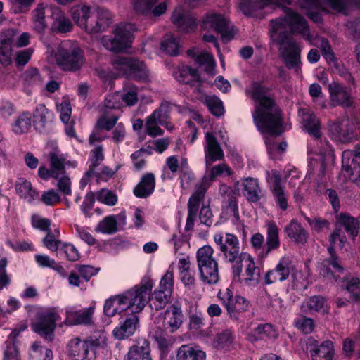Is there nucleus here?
<instances>
[{"instance_id":"obj_1","label":"nucleus","mask_w":360,"mask_h":360,"mask_svg":"<svg viewBox=\"0 0 360 360\" xmlns=\"http://www.w3.org/2000/svg\"><path fill=\"white\" fill-rule=\"evenodd\" d=\"M284 18L270 22V36L278 46L280 56L288 69H300V51L298 44L290 39V34H299L307 39H311L306 20L291 8H285Z\"/></svg>"},{"instance_id":"obj_2","label":"nucleus","mask_w":360,"mask_h":360,"mask_svg":"<svg viewBox=\"0 0 360 360\" xmlns=\"http://www.w3.org/2000/svg\"><path fill=\"white\" fill-rule=\"evenodd\" d=\"M246 94L257 102L252 114L255 124L259 131L268 134L265 143L270 153L274 148L272 136H280L283 131L280 109L266 94L261 84L255 82L246 89Z\"/></svg>"},{"instance_id":"obj_3","label":"nucleus","mask_w":360,"mask_h":360,"mask_svg":"<svg viewBox=\"0 0 360 360\" xmlns=\"http://www.w3.org/2000/svg\"><path fill=\"white\" fill-rule=\"evenodd\" d=\"M231 173V169L226 164H218L210 168L208 176H205L202 181L196 184L195 191L191 195L187 205L188 216L185 226L186 231L191 230L194 226L200 205L204 200L205 194L210 186V182L217 176L223 174L229 176Z\"/></svg>"},{"instance_id":"obj_4","label":"nucleus","mask_w":360,"mask_h":360,"mask_svg":"<svg viewBox=\"0 0 360 360\" xmlns=\"http://www.w3.org/2000/svg\"><path fill=\"white\" fill-rule=\"evenodd\" d=\"M312 137L308 144V154H316L319 155V159L311 158L307 177L320 183L325 176L326 162L333 160V154L328 141L323 139L321 134Z\"/></svg>"},{"instance_id":"obj_5","label":"nucleus","mask_w":360,"mask_h":360,"mask_svg":"<svg viewBox=\"0 0 360 360\" xmlns=\"http://www.w3.org/2000/svg\"><path fill=\"white\" fill-rule=\"evenodd\" d=\"M106 344L105 336H100L99 338L89 337L83 340L74 337L67 343V354L73 360H96V349Z\"/></svg>"},{"instance_id":"obj_6","label":"nucleus","mask_w":360,"mask_h":360,"mask_svg":"<svg viewBox=\"0 0 360 360\" xmlns=\"http://www.w3.org/2000/svg\"><path fill=\"white\" fill-rule=\"evenodd\" d=\"M84 51L76 42L65 41L58 46L56 62L63 70H79L84 64Z\"/></svg>"},{"instance_id":"obj_7","label":"nucleus","mask_w":360,"mask_h":360,"mask_svg":"<svg viewBox=\"0 0 360 360\" xmlns=\"http://www.w3.org/2000/svg\"><path fill=\"white\" fill-rule=\"evenodd\" d=\"M213 254L214 250L210 245L202 246L196 253L200 278L204 284L214 285L219 279L218 262Z\"/></svg>"},{"instance_id":"obj_8","label":"nucleus","mask_w":360,"mask_h":360,"mask_svg":"<svg viewBox=\"0 0 360 360\" xmlns=\"http://www.w3.org/2000/svg\"><path fill=\"white\" fill-rule=\"evenodd\" d=\"M173 105H174L172 103L164 101L161 102L159 108L146 118V128L149 136L155 137L163 135L164 131L158 126V124L169 131L174 129V126L170 122V112Z\"/></svg>"},{"instance_id":"obj_9","label":"nucleus","mask_w":360,"mask_h":360,"mask_svg":"<svg viewBox=\"0 0 360 360\" xmlns=\"http://www.w3.org/2000/svg\"><path fill=\"white\" fill-rule=\"evenodd\" d=\"M153 287V281L149 278H145L139 285H136L123 294L127 309L131 311V314L141 312L148 303L149 295Z\"/></svg>"},{"instance_id":"obj_10","label":"nucleus","mask_w":360,"mask_h":360,"mask_svg":"<svg viewBox=\"0 0 360 360\" xmlns=\"http://www.w3.org/2000/svg\"><path fill=\"white\" fill-rule=\"evenodd\" d=\"M115 75L117 77L130 75L141 82H149L150 73L143 61L130 57L118 56L112 61Z\"/></svg>"},{"instance_id":"obj_11","label":"nucleus","mask_w":360,"mask_h":360,"mask_svg":"<svg viewBox=\"0 0 360 360\" xmlns=\"http://www.w3.org/2000/svg\"><path fill=\"white\" fill-rule=\"evenodd\" d=\"M136 27L132 23L121 22L116 25L114 33L115 37L104 36L101 39L103 46L107 50L113 52H121L131 44L133 33Z\"/></svg>"},{"instance_id":"obj_12","label":"nucleus","mask_w":360,"mask_h":360,"mask_svg":"<svg viewBox=\"0 0 360 360\" xmlns=\"http://www.w3.org/2000/svg\"><path fill=\"white\" fill-rule=\"evenodd\" d=\"M214 241L226 262L235 264L240 259V243L234 234L216 233L214 236Z\"/></svg>"},{"instance_id":"obj_13","label":"nucleus","mask_w":360,"mask_h":360,"mask_svg":"<svg viewBox=\"0 0 360 360\" xmlns=\"http://www.w3.org/2000/svg\"><path fill=\"white\" fill-rule=\"evenodd\" d=\"M245 266V278L243 281L248 285H255L260 280V269L256 266L254 258L248 252H241L240 259L233 267V276L240 278L243 266Z\"/></svg>"},{"instance_id":"obj_14","label":"nucleus","mask_w":360,"mask_h":360,"mask_svg":"<svg viewBox=\"0 0 360 360\" xmlns=\"http://www.w3.org/2000/svg\"><path fill=\"white\" fill-rule=\"evenodd\" d=\"M218 297L231 319H238L241 313L249 309V302L242 296H234L233 291L229 288L219 290Z\"/></svg>"},{"instance_id":"obj_15","label":"nucleus","mask_w":360,"mask_h":360,"mask_svg":"<svg viewBox=\"0 0 360 360\" xmlns=\"http://www.w3.org/2000/svg\"><path fill=\"white\" fill-rule=\"evenodd\" d=\"M266 180L276 205L282 211H285L288 207V196L281 181L280 172L276 169L266 171Z\"/></svg>"},{"instance_id":"obj_16","label":"nucleus","mask_w":360,"mask_h":360,"mask_svg":"<svg viewBox=\"0 0 360 360\" xmlns=\"http://www.w3.org/2000/svg\"><path fill=\"white\" fill-rule=\"evenodd\" d=\"M203 26L205 28L210 27L221 34L222 39L225 41H230L236 33L233 27H229L228 20L221 14L215 13L207 14Z\"/></svg>"},{"instance_id":"obj_17","label":"nucleus","mask_w":360,"mask_h":360,"mask_svg":"<svg viewBox=\"0 0 360 360\" xmlns=\"http://www.w3.org/2000/svg\"><path fill=\"white\" fill-rule=\"evenodd\" d=\"M131 2L134 12L146 17H159L167 10L166 3L159 0H131Z\"/></svg>"},{"instance_id":"obj_18","label":"nucleus","mask_w":360,"mask_h":360,"mask_svg":"<svg viewBox=\"0 0 360 360\" xmlns=\"http://www.w3.org/2000/svg\"><path fill=\"white\" fill-rule=\"evenodd\" d=\"M328 251L330 255V259H323L319 263L320 274L330 281H338L340 274L343 272V268L338 263L334 245L330 244V246L328 248Z\"/></svg>"},{"instance_id":"obj_19","label":"nucleus","mask_w":360,"mask_h":360,"mask_svg":"<svg viewBox=\"0 0 360 360\" xmlns=\"http://www.w3.org/2000/svg\"><path fill=\"white\" fill-rule=\"evenodd\" d=\"M276 267L285 280H287L291 275L294 288H306L304 278L301 271L296 270L295 264L290 257L287 255L282 257Z\"/></svg>"},{"instance_id":"obj_20","label":"nucleus","mask_w":360,"mask_h":360,"mask_svg":"<svg viewBox=\"0 0 360 360\" xmlns=\"http://www.w3.org/2000/svg\"><path fill=\"white\" fill-rule=\"evenodd\" d=\"M330 131L332 136L340 142H349L356 137L355 124L348 117L339 119L330 127Z\"/></svg>"},{"instance_id":"obj_21","label":"nucleus","mask_w":360,"mask_h":360,"mask_svg":"<svg viewBox=\"0 0 360 360\" xmlns=\"http://www.w3.org/2000/svg\"><path fill=\"white\" fill-rule=\"evenodd\" d=\"M205 162L208 167L214 162L223 160L224 154L220 143L212 132L205 133Z\"/></svg>"},{"instance_id":"obj_22","label":"nucleus","mask_w":360,"mask_h":360,"mask_svg":"<svg viewBox=\"0 0 360 360\" xmlns=\"http://www.w3.org/2000/svg\"><path fill=\"white\" fill-rule=\"evenodd\" d=\"M330 98L333 105L349 107L352 105V97L350 89L335 82L328 85Z\"/></svg>"},{"instance_id":"obj_23","label":"nucleus","mask_w":360,"mask_h":360,"mask_svg":"<svg viewBox=\"0 0 360 360\" xmlns=\"http://www.w3.org/2000/svg\"><path fill=\"white\" fill-rule=\"evenodd\" d=\"M183 313L180 307L172 305L167 310L159 315V319L162 321L165 330L174 333L178 330L183 323Z\"/></svg>"},{"instance_id":"obj_24","label":"nucleus","mask_w":360,"mask_h":360,"mask_svg":"<svg viewBox=\"0 0 360 360\" xmlns=\"http://www.w3.org/2000/svg\"><path fill=\"white\" fill-rule=\"evenodd\" d=\"M139 328V320L136 314H130L121 320L112 334L117 340H124L132 336Z\"/></svg>"},{"instance_id":"obj_25","label":"nucleus","mask_w":360,"mask_h":360,"mask_svg":"<svg viewBox=\"0 0 360 360\" xmlns=\"http://www.w3.org/2000/svg\"><path fill=\"white\" fill-rule=\"evenodd\" d=\"M58 317V314L54 310L43 314L40 321L35 324L34 330L44 338L51 340L56 328V321Z\"/></svg>"},{"instance_id":"obj_26","label":"nucleus","mask_w":360,"mask_h":360,"mask_svg":"<svg viewBox=\"0 0 360 360\" xmlns=\"http://www.w3.org/2000/svg\"><path fill=\"white\" fill-rule=\"evenodd\" d=\"M94 306L76 310L73 308L66 311L65 323L69 326L89 325L92 323V316L94 313Z\"/></svg>"},{"instance_id":"obj_27","label":"nucleus","mask_w":360,"mask_h":360,"mask_svg":"<svg viewBox=\"0 0 360 360\" xmlns=\"http://www.w3.org/2000/svg\"><path fill=\"white\" fill-rule=\"evenodd\" d=\"M277 1L290 5L292 0H240L239 2V8L243 15L246 16L256 15L257 12L263 9L265 6L275 4Z\"/></svg>"},{"instance_id":"obj_28","label":"nucleus","mask_w":360,"mask_h":360,"mask_svg":"<svg viewBox=\"0 0 360 360\" xmlns=\"http://www.w3.org/2000/svg\"><path fill=\"white\" fill-rule=\"evenodd\" d=\"M15 31L7 30L0 35V64L8 66L12 61V45L14 43Z\"/></svg>"},{"instance_id":"obj_29","label":"nucleus","mask_w":360,"mask_h":360,"mask_svg":"<svg viewBox=\"0 0 360 360\" xmlns=\"http://www.w3.org/2000/svg\"><path fill=\"white\" fill-rule=\"evenodd\" d=\"M299 116L302 120V128L311 136L320 135V121L309 108L299 110Z\"/></svg>"},{"instance_id":"obj_30","label":"nucleus","mask_w":360,"mask_h":360,"mask_svg":"<svg viewBox=\"0 0 360 360\" xmlns=\"http://www.w3.org/2000/svg\"><path fill=\"white\" fill-rule=\"evenodd\" d=\"M172 23L181 32L193 31L196 25L193 17L181 7L176 8L172 13Z\"/></svg>"},{"instance_id":"obj_31","label":"nucleus","mask_w":360,"mask_h":360,"mask_svg":"<svg viewBox=\"0 0 360 360\" xmlns=\"http://www.w3.org/2000/svg\"><path fill=\"white\" fill-rule=\"evenodd\" d=\"M266 249H263L259 253V257H266L271 251L277 250L281 245L279 238V229L273 221L266 224Z\"/></svg>"},{"instance_id":"obj_32","label":"nucleus","mask_w":360,"mask_h":360,"mask_svg":"<svg viewBox=\"0 0 360 360\" xmlns=\"http://www.w3.org/2000/svg\"><path fill=\"white\" fill-rule=\"evenodd\" d=\"M70 14L74 22L89 32L90 24L88 20L92 15L91 8L83 4H77L71 8Z\"/></svg>"},{"instance_id":"obj_33","label":"nucleus","mask_w":360,"mask_h":360,"mask_svg":"<svg viewBox=\"0 0 360 360\" xmlns=\"http://www.w3.org/2000/svg\"><path fill=\"white\" fill-rule=\"evenodd\" d=\"M242 194L250 202H257L261 199L262 190L257 179L244 178L241 180Z\"/></svg>"},{"instance_id":"obj_34","label":"nucleus","mask_w":360,"mask_h":360,"mask_svg":"<svg viewBox=\"0 0 360 360\" xmlns=\"http://www.w3.org/2000/svg\"><path fill=\"white\" fill-rule=\"evenodd\" d=\"M51 150L49 153V158L51 168L58 173L63 174L65 173V165H70V162L67 160V155L62 153L57 146L51 144ZM72 167L75 165L71 164Z\"/></svg>"},{"instance_id":"obj_35","label":"nucleus","mask_w":360,"mask_h":360,"mask_svg":"<svg viewBox=\"0 0 360 360\" xmlns=\"http://www.w3.org/2000/svg\"><path fill=\"white\" fill-rule=\"evenodd\" d=\"M309 347L314 345V348H310L309 352L313 360H332L333 356V344L330 341H326L317 346V341L309 340Z\"/></svg>"},{"instance_id":"obj_36","label":"nucleus","mask_w":360,"mask_h":360,"mask_svg":"<svg viewBox=\"0 0 360 360\" xmlns=\"http://www.w3.org/2000/svg\"><path fill=\"white\" fill-rule=\"evenodd\" d=\"M53 118L52 112L44 104H39L33 112V123L35 129L39 131L45 130Z\"/></svg>"},{"instance_id":"obj_37","label":"nucleus","mask_w":360,"mask_h":360,"mask_svg":"<svg viewBox=\"0 0 360 360\" xmlns=\"http://www.w3.org/2000/svg\"><path fill=\"white\" fill-rule=\"evenodd\" d=\"M155 187V176L152 173L143 175L140 182L134 187V195L140 198H145L153 193Z\"/></svg>"},{"instance_id":"obj_38","label":"nucleus","mask_w":360,"mask_h":360,"mask_svg":"<svg viewBox=\"0 0 360 360\" xmlns=\"http://www.w3.org/2000/svg\"><path fill=\"white\" fill-rule=\"evenodd\" d=\"M124 360H152L149 342L143 340L131 347Z\"/></svg>"},{"instance_id":"obj_39","label":"nucleus","mask_w":360,"mask_h":360,"mask_svg":"<svg viewBox=\"0 0 360 360\" xmlns=\"http://www.w3.org/2000/svg\"><path fill=\"white\" fill-rule=\"evenodd\" d=\"M127 310L123 294L106 300L103 307L104 314L109 317L114 316L115 314H121Z\"/></svg>"},{"instance_id":"obj_40","label":"nucleus","mask_w":360,"mask_h":360,"mask_svg":"<svg viewBox=\"0 0 360 360\" xmlns=\"http://www.w3.org/2000/svg\"><path fill=\"white\" fill-rule=\"evenodd\" d=\"M49 8L48 4L41 3L32 11V20L34 29L39 33H42L46 29L48 23L46 21V11Z\"/></svg>"},{"instance_id":"obj_41","label":"nucleus","mask_w":360,"mask_h":360,"mask_svg":"<svg viewBox=\"0 0 360 360\" xmlns=\"http://www.w3.org/2000/svg\"><path fill=\"white\" fill-rule=\"evenodd\" d=\"M15 188L18 195L27 202H32L39 196L38 192L34 189L32 184L24 178L18 179Z\"/></svg>"},{"instance_id":"obj_42","label":"nucleus","mask_w":360,"mask_h":360,"mask_svg":"<svg viewBox=\"0 0 360 360\" xmlns=\"http://www.w3.org/2000/svg\"><path fill=\"white\" fill-rule=\"evenodd\" d=\"M53 22L51 26L53 32L65 33L71 31L73 25L70 20L67 18L59 8L53 10Z\"/></svg>"},{"instance_id":"obj_43","label":"nucleus","mask_w":360,"mask_h":360,"mask_svg":"<svg viewBox=\"0 0 360 360\" xmlns=\"http://www.w3.org/2000/svg\"><path fill=\"white\" fill-rule=\"evenodd\" d=\"M284 231L288 236L297 243L304 244L308 238V233L296 220H292L288 225L285 227Z\"/></svg>"},{"instance_id":"obj_44","label":"nucleus","mask_w":360,"mask_h":360,"mask_svg":"<svg viewBox=\"0 0 360 360\" xmlns=\"http://www.w3.org/2000/svg\"><path fill=\"white\" fill-rule=\"evenodd\" d=\"M172 75L176 80L181 83L191 84V80L188 78L192 77L193 80H197L199 77L198 70L191 68L189 66L181 65L174 68Z\"/></svg>"},{"instance_id":"obj_45","label":"nucleus","mask_w":360,"mask_h":360,"mask_svg":"<svg viewBox=\"0 0 360 360\" xmlns=\"http://www.w3.org/2000/svg\"><path fill=\"white\" fill-rule=\"evenodd\" d=\"M352 153L349 151H345L342 154V163L343 167H345L346 170L349 171L351 169L352 177L353 182L359 187H360V153L353 154V158L352 164L345 166V159H349V156Z\"/></svg>"},{"instance_id":"obj_46","label":"nucleus","mask_w":360,"mask_h":360,"mask_svg":"<svg viewBox=\"0 0 360 360\" xmlns=\"http://www.w3.org/2000/svg\"><path fill=\"white\" fill-rule=\"evenodd\" d=\"M205 352L197 347L184 345L179 347L177 352V360H204Z\"/></svg>"},{"instance_id":"obj_47","label":"nucleus","mask_w":360,"mask_h":360,"mask_svg":"<svg viewBox=\"0 0 360 360\" xmlns=\"http://www.w3.org/2000/svg\"><path fill=\"white\" fill-rule=\"evenodd\" d=\"M110 13L106 10H98L95 25L90 24L89 33H98L105 31L112 23Z\"/></svg>"},{"instance_id":"obj_48","label":"nucleus","mask_w":360,"mask_h":360,"mask_svg":"<svg viewBox=\"0 0 360 360\" xmlns=\"http://www.w3.org/2000/svg\"><path fill=\"white\" fill-rule=\"evenodd\" d=\"M32 127V116L29 112L20 114L12 124V130L16 134L28 132Z\"/></svg>"},{"instance_id":"obj_49","label":"nucleus","mask_w":360,"mask_h":360,"mask_svg":"<svg viewBox=\"0 0 360 360\" xmlns=\"http://www.w3.org/2000/svg\"><path fill=\"white\" fill-rule=\"evenodd\" d=\"M122 105L131 107L139 101L138 88L133 84H126L120 93Z\"/></svg>"},{"instance_id":"obj_50","label":"nucleus","mask_w":360,"mask_h":360,"mask_svg":"<svg viewBox=\"0 0 360 360\" xmlns=\"http://www.w3.org/2000/svg\"><path fill=\"white\" fill-rule=\"evenodd\" d=\"M171 295L166 294L161 290H155L148 298V303L152 309L159 311L168 304Z\"/></svg>"},{"instance_id":"obj_51","label":"nucleus","mask_w":360,"mask_h":360,"mask_svg":"<svg viewBox=\"0 0 360 360\" xmlns=\"http://www.w3.org/2000/svg\"><path fill=\"white\" fill-rule=\"evenodd\" d=\"M35 261L37 264L43 268H50L57 271L63 277L66 276L65 269L59 263H57L53 259H51L46 255H35Z\"/></svg>"},{"instance_id":"obj_52","label":"nucleus","mask_w":360,"mask_h":360,"mask_svg":"<svg viewBox=\"0 0 360 360\" xmlns=\"http://www.w3.org/2000/svg\"><path fill=\"white\" fill-rule=\"evenodd\" d=\"M338 222L352 237L354 238L357 236L359 229V222L356 219L346 214H340Z\"/></svg>"},{"instance_id":"obj_53","label":"nucleus","mask_w":360,"mask_h":360,"mask_svg":"<svg viewBox=\"0 0 360 360\" xmlns=\"http://www.w3.org/2000/svg\"><path fill=\"white\" fill-rule=\"evenodd\" d=\"M95 231L105 234H113L117 231V223L114 215L105 217L95 228Z\"/></svg>"},{"instance_id":"obj_54","label":"nucleus","mask_w":360,"mask_h":360,"mask_svg":"<svg viewBox=\"0 0 360 360\" xmlns=\"http://www.w3.org/2000/svg\"><path fill=\"white\" fill-rule=\"evenodd\" d=\"M304 307H306L309 311L316 312L323 311V313H327L328 311L326 300L321 295L310 297L305 301V305Z\"/></svg>"},{"instance_id":"obj_55","label":"nucleus","mask_w":360,"mask_h":360,"mask_svg":"<svg viewBox=\"0 0 360 360\" xmlns=\"http://www.w3.org/2000/svg\"><path fill=\"white\" fill-rule=\"evenodd\" d=\"M179 43L173 34H165L161 43V49L168 55L176 56L179 53Z\"/></svg>"},{"instance_id":"obj_56","label":"nucleus","mask_w":360,"mask_h":360,"mask_svg":"<svg viewBox=\"0 0 360 360\" xmlns=\"http://www.w3.org/2000/svg\"><path fill=\"white\" fill-rule=\"evenodd\" d=\"M212 115L220 117L224 114V106L222 101L215 96H206L204 101Z\"/></svg>"},{"instance_id":"obj_57","label":"nucleus","mask_w":360,"mask_h":360,"mask_svg":"<svg viewBox=\"0 0 360 360\" xmlns=\"http://www.w3.org/2000/svg\"><path fill=\"white\" fill-rule=\"evenodd\" d=\"M174 280L173 269L169 267L160 279L158 290H161L165 292L166 294H169L172 295L174 288Z\"/></svg>"},{"instance_id":"obj_58","label":"nucleus","mask_w":360,"mask_h":360,"mask_svg":"<svg viewBox=\"0 0 360 360\" xmlns=\"http://www.w3.org/2000/svg\"><path fill=\"white\" fill-rule=\"evenodd\" d=\"M165 163L161 175L162 180L172 179L173 174L176 173L179 168V161L175 155L168 157Z\"/></svg>"},{"instance_id":"obj_59","label":"nucleus","mask_w":360,"mask_h":360,"mask_svg":"<svg viewBox=\"0 0 360 360\" xmlns=\"http://www.w3.org/2000/svg\"><path fill=\"white\" fill-rule=\"evenodd\" d=\"M196 62L205 66V70L208 73L212 75L216 65L214 57L212 54L207 52H202L196 56Z\"/></svg>"},{"instance_id":"obj_60","label":"nucleus","mask_w":360,"mask_h":360,"mask_svg":"<svg viewBox=\"0 0 360 360\" xmlns=\"http://www.w3.org/2000/svg\"><path fill=\"white\" fill-rule=\"evenodd\" d=\"M118 119L119 116L117 115H108L107 112H104L103 115L98 119L96 125L98 128H101V129L110 131L115 126Z\"/></svg>"},{"instance_id":"obj_61","label":"nucleus","mask_w":360,"mask_h":360,"mask_svg":"<svg viewBox=\"0 0 360 360\" xmlns=\"http://www.w3.org/2000/svg\"><path fill=\"white\" fill-rule=\"evenodd\" d=\"M2 360H20L18 349L12 341H5Z\"/></svg>"},{"instance_id":"obj_62","label":"nucleus","mask_w":360,"mask_h":360,"mask_svg":"<svg viewBox=\"0 0 360 360\" xmlns=\"http://www.w3.org/2000/svg\"><path fill=\"white\" fill-rule=\"evenodd\" d=\"M295 326L304 334L311 333L314 328V322L311 318L300 316L294 321Z\"/></svg>"},{"instance_id":"obj_63","label":"nucleus","mask_w":360,"mask_h":360,"mask_svg":"<svg viewBox=\"0 0 360 360\" xmlns=\"http://www.w3.org/2000/svg\"><path fill=\"white\" fill-rule=\"evenodd\" d=\"M151 155V152L145 148H141L131 155L134 167L140 170L143 169L146 165L145 157Z\"/></svg>"},{"instance_id":"obj_64","label":"nucleus","mask_w":360,"mask_h":360,"mask_svg":"<svg viewBox=\"0 0 360 360\" xmlns=\"http://www.w3.org/2000/svg\"><path fill=\"white\" fill-rule=\"evenodd\" d=\"M96 199L98 201L108 206H113L117 202V195L112 191L108 189H101L98 192Z\"/></svg>"}]
</instances>
